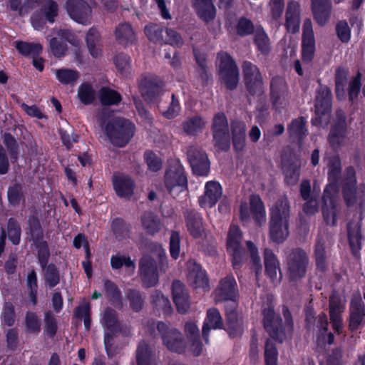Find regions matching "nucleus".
Returning a JSON list of instances; mask_svg holds the SVG:
<instances>
[{
	"mask_svg": "<svg viewBox=\"0 0 365 365\" xmlns=\"http://www.w3.org/2000/svg\"><path fill=\"white\" fill-rule=\"evenodd\" d=\"M347 132L346 117L343 110L336 111L335 120L328 135V141L332 148H339L343 143Z\"/></svg>",
	"mask_w": 365,
	"mask_h": 365,
	"instance_id": "2eb2a0df",
	"label": "nucleus"
},
{
	"mask_svg": "<svg viewBox=\"0 0 365 365\" xmlns=\"http://www.w3.org/2000/svg\"><path fill=\"white\" fill-rule=\"evenodd\" d=\"M133 180L127 176H120L113 180V187L120 197L130 198L133 194Z\"/></svg>",
	"mask_w": 365,
	"mask_h": 365,
	"instance_id": "c756f323",
	"label": "nucleus"
},
{
	"mask_svg": "<svg viewBox=\"0 0 365 365\" xmlns=\"http://www.w3.org/2000/svg\"><path fill=\"white\" fill-rule=\"evenodd\" d=\"M222 195V187L217 181L211 180L205 183V195L202 200H200V205L203 207L206 204L210 207H214Z\"/></svg>",
	"mask_w": 365,
	"mask_h": 365,
	"instance_id": "a878e982",
	"label": "nucleus"
},
{
	"mask_svg": "<svg viewBox=\"0 0 365 365\" xmlns=\"http://www.w3.org/2000/svg\"><path fill=\"white\" fill-rule=\"evenodd\" d=\"M187 279L195 289H207L210 279L207 273L195 259H190L187 262Z\"/></svg>",
	"mask_w": 365,
	"mask_h": 365,
	"instance_id": "dca6fc26",
	"label": "nucleus"
},
{
	"mask_svg": "<svg viewBox=\"0 0 365 365\" xmlns=\"http://www.w3.org/2000/svg\"><path fill=\"white\" fill-rule=\"evenodd\" d=\"M314 257L317 271L324 273L328 268L327 256L324 240L318 238L314 250Z\"/></svg>",
	"mask_w": 365,
	"mask_h": 365,
	"instance_id": "c85d7f7f",
	"label": "nucleus"
},
{
	"mask_svg": "<svg viewBox=\"0 0 365 365\" xmlns=\"http://www.w3.org/2000/svg\"><path fill=\"white\" fill-rule=\"evenodd\" d=\"M165 324L161 322V339L168 350L178 354L185 351L186 343L181 332L175 329L165 331Z\"/></svg>",
	"mask_w": 365,
	"mask_h": 365,
	"instance_id": "a211bd4d",
	"label": "nucleus"
},
{
	"mask_svg": "<svg viewBox=\"0 0 365 365\" xmlns=\"http://www.w3.org/2000/svg\"><path fill=\"white\" fill-rule=\"evenodd\" d=\"M96 92L88 83H82L78 89V97L81 103L89 105L95 100Z\"/></svg>",
	"mask_w": 365,
	"mask_h": 365,
	"instance_id": "603ef678",
	"label": "nucleus"
},
{
	"mask_svg": "<svg viewBox=\"0 0 365 365\" xmlns=\"http://www.w3.org/2000/svg\"><path fill=\"white\" fill-rule=\"evenodd\" d=\"M309 259L301 247L292 249L287 257V268L290 282H297L307 274Z\"/></svg>",
	"mask_w": 365,
	"mask_h": 365,
	"instance_id": "39448f33",
	"label": "nucleus"
},
{
	"mask_svg": "<svg viewBox=\"0 0 365 365\" xmlns=\"http://www.w3.org/2000/svg\"><path fill=\"white\" fill-rule=\"evenodd\" d=\"M242 231L239 226L232 225L227 240V252L231 256L234 269H240L244 263L245 250L241 245Z\"/></svg>",
	"mask_w": 365,
	"mask_h": 365,
	"instance_id": "9d476101",
	"label": "nucleus"
},
{
	"mask_svg": "<svg viewBox=\"0 0 365 365\" xmlns=\"http://www.w3.org/2000/svg\"><path fill=\"white\" fill-rule=\"evenodd\" d=\"M8 200L12 206H18L21 201H24V194L23 186L19 182H16L8 188Z\"/></svg>",
	"mask_w": 365,
	"mask_h": 365,
	"instance_id": "8fccbe9b",
	"label": "nucleus"
},
{
	"mask_svg": "<svg viewBox=\"0 0 365 365\" xmlns=\"http://www.w3.org/2000/svg\"><path fill=\"white\" fill-rule=\"evenodd\" d=\"M49 48L52 54L56 58L64 56L68 50L67 45L56 37L51 38L49 41Z\"/></svg>",
	"mask_w": 365,
	"mask_h": 365,
	"instance_id": "e2e57ef3",
	"label": "nucleus"
},
{
	"mask_svg": "<svg viewBox=\"0 0 365 365\" xmlns=\"http://www.w3.org/2000/svg\"><path fill=\"white\" fill-rule=\"evenodd\" d=\"M111 230L118 241L130 237V225L122 218L117 217L112 221Z\"/></svg>",
	"mask_w": 365,
	"mask_h": 365,
	"instance_id": "e433bc0d",
	"label": "nucleus"
},
{
	"mask_svg": "<svg viewBox=\"0 0 365 365\" xmlns=\"http://www.w3.org/2000/svg\"><path fill=\"white\" fill-rule=\"evenodd\" d=\"M41 268L45 284L51 289L56 287L60 282V273L57 267L54 264H50Z\"/></svg>",
	"mask_w": 365,
	"mask_h": 365,
	"instance_id": "a19ab883",
	"label": "nucleus"
},
{
	"mask_svg": "<svg viewBox=\"0 0 365 365\" xmlns=\"http://www.w3.org/2000/svg\"><path fill=\"white\" fill-rule=\"evenodd\" d=\"M34 244L38 250V259L39 264L41 267H44L48 264L50 257L48 244L43 240H39L38 242H34Z\"/></svg>",
	"mask_w": 365,
	"mask_h": 365,
	"instance_id": "680f3d73",
	"label": "nucleus"
},
{
	"mask_svg": "<svg viewBox=\"0 0 365 365\" xmlns=\"http://www.w3.org/2000/svg\"><path fill=\"white\" fill-rule=\"evenodd\" d=\"M278 351L274 342L267 339L264 349L265 365H277Z\"/></svg>",
	"mask_w": 365,
	"mask_h": 365,
	"instance_id": "13d9d810",
	"label": "nucleus"
},
{
	"mask_svg": "<svg viewBox=\"0 0 365 365\" xmlns=\"http://www.w3.org/2000/svg\"><path fill=\"white\" fill-rule=\"evenodd\" d=\"M187 157L193 175L208 176L210 163L205 151L199 147L191 145L187 148Z\"/></svg>",
	"mask_w": 365,
	"mask_h": 365,
	"instance_id": "f8f14e48",
	"label": "nucleus"
},
{
	"mask_svg": "<svg viewBox=\"0 0 365 365\" xmlns=\"http://www.w3.org/2000/svg\"><path fill=\"white\" fill-rule=\"evenodd\" d=\"M356 184L343 183L342 195L347 207H351L356 203Z\"/></svg>",
	"mask_w": 365,
	"mask_h": 365,
	"instance_id": "4d7b16f0",
	"label": "nucleus"
},
{
	"mask_svg": "<svg viewBox=\"0 0 365 365\" xmlns=\"http://www.w3.org/2000/svg\"><path fill=\"white\" fill-rule=\"evenodd\" d=\"M255 30L253 22L245 16L240 17L235 26V33L240 37L252 35Z\"/></svg>",
	"mask_w": 365,
	"mask_h": 365,
	"instance_id": "37998d69",
	"label": "nucleus"
},
{
	"mask_svg": "<svg viewBox=\"0 0 365 365\" xmlns=\"http://www.w3.org/2000/svg\"><path fill=\"white\" fill-rule=\"evenodd\" d=\"M160 80L158 76L152 73H145L138 80V88L141 96L148 102H152L160 93Z\"/></svg>",
	"mask_w": 365,
	"mask_h": 365,
	"instance_id": "f3484780",
	"label": "nucleus"
},
{
	"mask_svg": "<svg viewBox=\"0 0 365 365\" xmlns=\"http://www.w3.org/2000/svg\"><path fill=\"white\" fill-rule=\"evenodd\" d=\"M250 211L254 216L255 221L260 225L265 221L266 211L264 203L259 195L252 194L250 197Z\"/></svg>",
	"mask_w": 365,
	"mask_h": 365,
	"instance_id": "473e14b6",
	"label": "nucleus"
},
{
	"mask_svg": "<svg viewBox=\"0 0 365 365\" xmlns=\"http://www.w3.org/2000/svg\"><path fill=\"white\" fill-rule=\"evenodd\" d=\"M2 138L3 143L9 153L12 162L16 163L19 155V145L17 140L10 133H5Z\"/></svg>",
	"mask_w": 365,
	"mask_h": 365,
	"instance_id": "09e8293b",
	"label": "nucleus"
},
{
	"mask_svg": "<svg viewBox=\"0 0 365 365\" xmlns=\"http://www.w3.org/2000/svg\"><path fill=\"white\" fill-rule=\"evenodd\" d=\"M219 76L222 83L229 91H234L239 83V69L233 58L227 52L218 54Z\"/></svg>",
	"mask_w": 365,
	"mask_h": 365,
	"instance_id": "0eeeda50",
	"label": "nucleus"
},
{
	"mask_svg": "<svg viewBox=\"0 0 365 365\" xmlns=\"http://www.w3.org/2000/svg\"><path fill=\"white\" fill-rule=\"evenodd\" d=\"M269 237L275 243L284 242L289 235L290 205L286 195L280 196L269 209Z\"/></svg>",
	"mask_w": 365,
	"mask_h": 365,
	"instance_id": "f03ea898",
	"label": "nucleus"
},
{
	"mask_svg": "<svg viewBox=\"0 0 365 365\" xmlns=\"http://www.w3.org/2000/svg\"><path fill=\"white\" fill-rule=\"evenodd\" d=\"M361 87V76L358 73L350 81L348 88L349 100L354 102L358 98Z\"/></svg>",
	"mask_w": 365,
	"mask_h": 365,
	"instance_id": "0e129e2a",
	"label": "nucleus"
},
{
	"mask_svg": "<svg viewBox=\"0 0 365 365\" xmlns=\"http://www.w3.org/2000/svg\"><path fill=\"white\" fill-rule=\"evenodd\" d=\"M205 125L204 119L200 115H194L187 118L183 122L182 128L184 132L189 135H197L201 133Z\"/></svg>",
	"mask_w": 365,
	"mask_h": 365,
	"instance_id": "f704fd0d",
	"label": "nucleus"
},
{
	"mask_svg": "<svg viewBox=\"0 0 365 365\" xmlns=\"http://www.w3.org/2000/svg\"><path fill=\"white\" fill-rule=\"evenodd\" d=\"M180 109L181 107L178 98L174 93H172L171 102L168 108L165 111L161 113V115L167 119H173L179 115Z\"/></svg>",
	"mask_w": 365,
	"mask_h": 365,
	"instance_id": "69168bd1",
	"label": "nucleus"
},
{
	"mask_svg": "<svg viewBox=\"0 0 365 365\" xmlns=\"http://www.w3.org/2000/svg\"><path fill=\"white\" fill-rule=\"evenodd\" d=\"M347 237L352 255L354 257L359 256L361 249L362 235L361 231L359 230L348 228Z\"/></svg>",
	"mask_w": 365,
	"mask_h": 365,
	"instance_id": "de8ad7c7",
	"label": "nucleus"
},
{
	"mask_svg": "<svg viewBox=\"0 0 365 365\" xmlns=\"http://www.w3.org/2000/svg\"><path fill=\"white\" fill-rule=\"evenodd\" d=\"M222 316L217 308L212 307L207 311L203 322L202 335L204 341L209 344V335L211 329H224Z\"/></svg>",
	"mask_w": 365,
	"mask_h": 365,
	"instance_id": "4be33fe9",
	"label": "nucleus"
},
{
	"mask_svg": "<svg viewBox=\"0 0 365 365\" xmlns=\"http://www.w3.org/2000/svg\"><path fill=\"white\" fill-rule=\"evenodd\" d=\"M313 18L318 25L325 26L329 21L332 6L331 0H311Z\"/></svg>",
	"mask_w": 365,
	"mask_h": 365,
	"instance_id": "5701e85b",
	"label": "nucleus"
},
{
	"mask_svg": "<svg viewBox=\"0 0 365 365\" xmlns=\"http://www.w3.org/2000/svg\"><path fill=\"white\" fill-rule=\"evenodd\" d=\"M337 192L338 187L334 185H327L322 195V215L325 222L332 226L337 220Z\"/></svg>",
	"mask_w": 365,
	"mask_h": 365,
	"instance_id": "ddd939ff",
	"label": "nucleus"
},
{
	"mask_svg": "<svg viewBox=\"0 0 365 365\" xmlns=\"http://www.w3.org/2000/svg\"><path fill=\"white\" fill-rule=\"evenodd\" d=\"M8 237L9 240L15 245H19L21 237V227L18 222L10 218L7 224Z\"/></svg>",
	"mask_w": 365,
	"mask_h": 365,
	"instance_id": "052dcab7",
	"label": "nucleus"
},
{
	"mask_svg": "<svg viewBox=\"0 0 365 365\" xmlns=\"http://www.w3.org/2000/svg\"><path fill=\"white\" fill-rule=\"evenodd\" d=\"M307 119L304 116L293 119L287 127V132L291 139L302 145L308 135L306 126Z\"/></svg>",
	"mask_w": 365,
	"mask_h": 365,
	"instance_id": "bb28decb",
	"label": "nucleus"
},
{
	"mask_svg": "<svg viewBox=\"0 0 365 365\" xmlns=\"http://www.w3.org/2000/svg\"><path fill=\"white\" fill-rule=\"evenodd\" d=\"M139 276L144 287L150 288L156 286L158 283V264L151 256L145 255L140 259Z\"/></svg>",
	"mask_w": 365,
	"mask_h": 365,
	"instance_id": "4468645a",
	"label": "nucleus"
},
{
	"mask_svg": "<svg viewBox=\"0 0 365 365\" xmlns=\"http://www.w3.org/2000/svg\"><path fill=\"white\" fill-rule=\"evenodd\" d=\"M227 331L231 338L242 334L243 328L239 322L238 313H229L225 315Z\"/></svg>",
	"mask_w": 365,
	"mask_h": 365,
	"instance_id": "4c0bfd02",
	"label": "nucleus"
},
{
	"mask_svg": "<svg viewBox=\"0 0 365 365\" xmlns=\"http://www.w3.org/2000/svg\"><path fill=\"white\" fill-rule=\"evenodd\" d=\"M231 135L235 151H243L246 146V124L241 120H233L231 123Z\"/></svg>",
	"mask_w": 365,
	"mask_h": 365,
	"instance_id": "b1692460",
	"label": "nucleus"
},
{
	"mask_svg": "<svg viewBox=\"0 0 365 365\" xmlns=\"http://www.w3.org/2000/svg\"><path fill=\"white\" fill-rule=\"evenodd\" d=\"M215 296L220 302L239 297L237 284L233 275H227L220 279L215 290Z\"/></svg>",
	"mask_w": 365,
	"mask_h": 365,
	"instance_id": "aec40b11",
	"label": "nucleus"
},
{
	"mask_svg": "<svg viewBox=\"0 0 365 365\" xmlns=\"http://www.w3.org/2000/svg\"><path fill=\"white\" fill-rule=\"evenodd\" d=\"M112 115L113 111L103 108L96 115L97 122L101 128L105 126L106 134L113 145L123 147L134 135V125L128 120L120 117L109 120Z\"/></svg>",
	"mask_w": 365,
	"mask_h": 365,
	"instance_id": "f257e3e1",
	"label": "nucleus"
},
{
	"mask_svg": "<svg viewBox=\"0 0 365 365\" xmlns=\"http://www.w3.org/2000/svg\"><path fill=\"white\" fill-rule=\"evenodd\" d=\"M100 102L103 106L118 105L122 100L121 95L116 91L103 87L99 91Z\"/></svg>",
	"mask_w": 365,
	"mask_h": 365,
	"instance_id": "58836bf2",
	"label": "nucleus"
},
{
	"mask_svg": "<svg viewBox=\"0 0 365 365\" xmlns=\"http://www.w3.org/2000/svg\"><path fill=\"white\" fill-rule=\"evenodd\" d=\"M86 41L91 55L95 58L98 57L101 53V49L98 46L100 41V34L96 29L91 28L88 31Z\"/></svg>",
	"mask_w": 365,
	"mask_h": 365,
	"instance_id": "79ce46f5",
	"label": "nucleus"
},
{
	"mask_svg": "<svg viewBox=\"0 0 365 365\" xmlns=\"http://www.w3.org/2000/svg\"><path fill=\"white\" fill-rule=\"evenodd\" d=\"M289 87L284 77L273 76L269 83V97L272 108L277 113H282L287 106Z\"/></svg>",
	"mask_w": 365,
	"mask_h": 365,
	"instance_id": "9b49d317",
	"label": "nucleus"
},
{
	"mask_svg": "<svg viewBox=\"0 0 365 365\" xmlns=\"http://www.w3.org/2000/svg\"><path fill=\"white\" fill-rule=\"evenodd\" d=\"M264 262L265 274L271 279V280H274L277 278V270L280 272V267L279 262L272 250H264Z\"/></svg>",
	"mask_w": 365,
	"mask_h": 365,
	"instance_id": "2f4dec72",
	"label": "nucleus"
},
{
	"mask_svg": "<svg viewBox=\"0 0 365 365\" xmlns=\"http://www.w3.org/2000/svg\"><path fill=\"white\" fill-rule=\"evenodd\" d=\"M57 79L64 85H73L79 78L78 72L69 68H60L56 71Z\"/></svg>",
	"mask_w": 365,
	"mask_h": 365,
	"instance_id": "3c124183",
	"label": "nucleus"
},
{
	"mask_svg": "<svg viewBox=\"0 0 365 365\" xmlns=\"http://www.w3.org/2000/svg\"><path fill=\"white\" fill-rule=\"evenodd\" d=\"M349 313L365 315V304L360 294L352 296L349 304Z\"/></svg>",
	"mask_w": 365,
	"mask_h": 365,
	"instance_id": "774afa93",
	"label": "nucleus"
},
{
	"mask_svg": "<svg viewBox=\"0 0 365 365\" xmlns=\"http://www.w3.org/2000/svg\"><path fill=\"white\" fill-rule=\"evenodd\" d=\"M141 222L144 230L149 235H155L160 229V221L156 214L146 211L141 216Z\"/></svg>",
	"mask_w": 365,
	"mask_h": 365,
	"instance_id": "c9c22d12",
	"label": "nucleus"
},
{
	"mask_svg": "<svg viewBox=\"0 0 365 365\" xmlns=\"http://www.w3.org/2000/svg\"><path fill=\"white\" fill-rule=\"evenodd\" d=\"M214 145L218 150L227 152L230 149V134L226 115L222 112L215 114L211 125Z\"/></svg>",
	"mask_w": 365,
	"mask_h": 365,
	"instance_id": "423d86ee",
	"label": "nucleus"
},
{
	"mask_svg": "<svg viewBox=\"0 0 365 365\" xmlns=\"http://www.w3.org/2000/svg\"><path fill=\"white\" fill-rule=\"evenodd\" d=\"M28 232L33 242L43 240V230L37 216L33 215L28 220Z\"/></svg>",
	"mask_w": 365,
	"mask_h": 365,
	"instance_id": "ea45409f",
	"label": "nucleus"
},
{
	"mask_svg": "<svg viewBox=\"0 0 365 365\" xmlns=\"http://www.w3.org/2000/svg\"><path fill=\"white\" fill-rule=\"evenodd\" d=\"M341 174V161L339 155H333L329 158L328 163V185H334L337 187V182Z\"/></svg>",
	"mask_w": 365,
	"mask_h": 365,
	"instance_id": "72a5a7b5",
	"label": "nucleus"
},
{
	"mask_svg": "<svg viewBox=\"0 0 365 365\" xmlns=\"http://www.w3.org/2000/svg\"><path fill=\"white\" fill-rule=\"evenodd\" d=\"M103 326L112 333L120 331V327L117 318L116 312L111 308H106L103 317Z\"/></svg>",
	"mask_w": 365,
	"mask_h": 365,
	"instance_id": "c03bdc74",
	"label": "nucleus"
},
{
	"mask_svg": "<svg viewBox=\"0 0 365 365\" xmlns=\"http://www.w3.org/2000/svg\"><path fill=\"white\" fill-rule=\"evenodd\" d=\"M169 251L173 259H177L180 255V236L178 232L172 231L170 237Z\"/></svg>",
	"mask_w": 365,
	"mask_h": 365,
	"instance_id": "338daca9",
	"label": "nucleus"
},
{
	"mask_svg": "<svg viewBox=\"0 0 365 365\" xmlns=\"http://www.w3.org/2000/svg\"><path fill=\"white\" fill-rule=\"evenodd\" d=\"M16 50L23 56H34L38 55L42 51V46L39 43H34L26 41L14 42Z\"/></svg>",
	"mask_w": 365,
	"mask_h": 365,
	"instance_id": "49530a36",
	"label": "nucleus"
},
{
	"mask_svg": "<svg viewBox=\"0 0 365 365\" xmlns=\"http://www.w3.org/2000/svg\"><path fill=\"white\" fill-rule=\"evenodd\" d=\"M262 314L264 329L269 337L275 341L282 343L286 339L287 334H292L294 322L292 313L287 307L282 308L284 323H283L282 317L276 314L272 307L263 309Z\"/></svg>",
	"mask_w": 365,
	"mask_h": 365,
	"instance_id": "7ed1b4c3",
	"label": "nucleus"
},
{
	"mask_svg": "<svg viewBox=\"0 0 365 365\" xmlns=\"http://www.w3.org/2000/svg\"><path fill=\"white\" fill-rule=\"evenodd\" d=\"M163 182L166 190L172 196L187 190V174L179 159L171 158L168 160Z\"/></svg>",
	"mask_w": 365,
	"mask_h": 365,
	"instance_id": "20e7f679",
	"label": "nucleus"
},
{
	"mask_svg": "<svg viewBox=\"0 0 365 365\" xmlns=\"http://www.w3.org/2000/svg\"><path fill=\"white\" fill-rule=\"evenodd\" d=\"M66 10L72 19L80 24H86L91 13L88 4L83 0H68Z\"/></svg>",
	"mask_w": 365,
	"mask_h": 365,
	"instance_id": "412c9836",
	"label": "nucleus"
},
{
	"mask_svg": "<svg viewBox=\"0 0 365 365\" xmlns=\"http://www.w3.org/2000/svg\"><path fill=\"white\" fill-rule=\"evenodd\" d=\"M126 294L131 308L135 312L140 311L144 303V299L140 292L135 289H130L128 290Z\"/></svg>",
	"mask_w": 365,
	"mask_h": 365,
	"instance_id": "bf43d9fd",
	"label": "nucleus"
},
{
	"mask_svg": "<svg viewBox=\"0 0 365 365\" xmlns=\"http://www.w3.org/2000/svg\"><path fill=\"white\" fill-rule=\"evenodd\" d=\"M329 316L341 315L344 310V305L341 302L339 294L334 291L329 297Z\"/></svg>",
	"mask_w": 365,
	"mask_h": 365,
	"instance_id": "6e6d98bb",
	"label": "nucleus"
},
{
	"mask_svg": "<svg viewBox=\"0 0 365 365\" xmlns=\"http://www.w3.org/2000/svg\"><path fill=\"white\" fill-rule=\"evenodd\" d=\"M152 356V351L149 346L141 341L136 351V360L138 365H150Z\"/></svg>",
	"mask_w": 365,
	"mask_h": 365,
	"instance_id": "864d4df0",
	"label": "nucleus"
},
{
	"mask_svg": "<svg viewBox=\"0 0 365 365\" xmlns=\"http://www.w3.org/2000/svg\"><path fill=\"white\" fill-rule=\"evenodd\" d=\"M300 9L298 2L292 1L289 2L286 14L284 26L288 32L296 34L299 30L300 24Z\"/></svg>",
	"mask_w": 365,
	"mask_h": 365,
	"instance_id": "393cba45",
	"label": "nucleus"
},
{
	"mask_svg": "<svg viewBox=\"0 0 365 365\" xmlns=\"http://www.w3.org/2000/svg\"><path fill=\"white\" fill-rule=\"evenodd\" d=\"M253 34V41L257 51L264 56L268 55L271 51V44L269 38L264 28L261 25L257 26Z\"/></svg>",
	"mask_w": 365,
	"mask_h": 365,
	"instance_id": "7c9ffc66",
	"label": "nucleus"
},
{
	"mask_svg": "<svg viewBox=\"0 0 365 365\" xmlns=\"http://www.w3.org/2000/svg\"><path fill=\"white\" fill-rule=\"evenodd\" d=\"M243 81L246 91L252 97L261 96L264 92V81L259 68L249 61L242 65Z\"/></svg>",
	"mask_w": 365,
	"mask_h": 365,
	"instance_id": "1a4fd4ad",
	"label": "nucleus"
},
{
	"mask_svg": "<svg viewBox=\"0 0 365 365\" xmlns=\"http://www.w3.org/2000/svg\"><path fill=\"white\" fill-rule=\"evenodd\" d=\"M335 32L339 40L344 43L349 42L351 30L346 20L338 21L335 26Z\"/></svg>",
	"mask_w": 365,
	"mask_h": 365,
	"instance_id": "5fc2aeb1",
	"label": "nucleus"
},
{
	"mask_svg": "<svg viewBox=\"0 0 365 365\" xmlns=\"http://www.w3.org/2000/svg\"><path fill=\"white\" fill-rule=\"evenodd\" d=\"M194 9L197 16L206 24L215 19L216 16L217 11L212 1L195 7Z\"/></svg>",
	"mask_w": 365,
	"mask_h": 365,
	"instance_id": "a18cd8bd",
	"label": "nucleus"
},
{
	"mask_svg": "<svg viewBox=\"0 0 365 365\" xmlns=\"http://www.w3.org/2000/svg\"><path fill=\"white\" fill-rule=\"evenodd\" d=\"M314 110L315 117L312 118V124L317 127L327 125L331 111V92L327 86L317 91Z\"/></svg>",
	"mask_w": 365,
	"mask_h": 365,
	"instance_id": "6e6552de",
	"label": "nucleus"
},
{
	"mask_svg": "<svg viewBox=\"0 0 365 365\" xmlns=\"http://www.w3.org/2000/svg\"><path fill=\"white\" fill-rule=\"evenodd\" d=\"M115 36L116 40L125 46L133 44L136 41L134 29L128 22H122L115 27Z\"/></svg>",
	"mask_w": 365,
	"mask_h": 365,
	"instance_id": "cd10ccee",
	"label": "nucleus"
},
{
	"mask_svg": "<svg viewBox=\"0 0 365 365\" xmlns=\"http://www.w3.org/2000/svg\"><path fill=\"white\" fill-rule=\"evenodd\" d=\"M183 216L190 235L195 239L201 237L205 230L202 214L196 210L187 209Z\"/></svg>",
	"mask_w": 365,
	"mask_h": 365,
	"instance_id": "6ab92c4d",
	"label": "nucleus"
}]
</instances>
